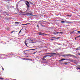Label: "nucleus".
<instances>
[{
    "label": "nucleus",
    "instance_id": "7ed1b4c3",
    "mask_svg": "<svg viewBox=\"0 0 80 80\" xmlns=\"http://www.w3.org/2000/svg\"><path fill=\"white\" fill-rule=\"evenodd\" d=\"M49 54L52 55V54H56L55 53H46V54Z\"/></svg>",
    "mask_w": 80,
    "mask_h": 80
},
{
    "label": "nucleus",
    "instance_id": "a211bd4d",
    "mask_svg": "<svg viewBox=\"0 0 80 80\" xmlns=\"http://www.w3.org/2000/svg\"><path fill=\"white\" fill-rule=\"evenodd\" d=\"M23 60H29L28 59H25V58H24Z\"/></svg>",
    "mask_w": 80,
    "mask_h": 80
},
{
    "label": "nucleus",
    "instance_id": "c756f323",
    "mask_svg": "<svg viewBox=\"0 0 80 80\" xmlns=\"http://www.w3.org/2000/svg\"><path fill=\"white\" fill-rule=\"evenodd\" d=\"M27 51H28V50H26L25 51V52H26Z\"/></svg>",
    "mask_w": 80,
    "mask_h": 80
},
{
    "label": "nucleus",
    "instance_id": "1a4fd4ad",
    "mask_svg": "<svg viewBox=\"0 0 80 80\" xmlns=\"http://www.w3.org/2000/svg\"><path fill=\"white\" fill-rule=\"evenodd\" d=\"M15 23H16V24H19V23H20V22H15Z\"/></svg>",
    "mask_w": 80,
    "mask_h": 80
},
{
    "label": "nucleus",
    "instance_id": "9b49d317",
    "mask_svg": "<svg viewBox=\"0 0 80 80\" xmlns=\"http://www.w3.org/2000/svg\"><path fill=\"white\" fill-rule=\"evenodd\" d=\"M65 22L64 21H62L61 22V23H65Z\"/></svg>",
    "mask_w": 80,
    "mask_h": 80
},
{
    "label": "nucleus",
    "instance_id": "dca6fc26",
    "mask_svg": "<svg viewBox=\"0 0 80 80\" xmlns=\"http://www.w3.org/2000/svg\"><path fill=\"white\" fill-rule=\"evenodd\" d=\"M13 32H15V31H12V32H11V33H12Z\"/></svg>",
    "mask_w": 80,
    "mask_h": 80
},
{
    "label": "nucleus",
    "instance_id": "58836bf2",
    "mask_svg": "<svg viewBox=\"0 0 80 80\" xmlns=\"http://www.w3.org/2000/svg\"><path fill=\"white\" fill-rule=\"evenodd\" d=\"M61 20H63V19H61Z\"/></svg>",
    "mask_w": 80,
    "mask_h": 80
},
{
    "label": "nucleus",
    "instance_id": "2eb2a0df",
    "mask_svg": "<svg viewBox=\"0 0 80 80\" xmlns=\"http://www.w3.org/2000/svg\"><path fill=\"white\" fill-rule=\"evenodd\" d=\"M42 60H45V61H46V59H45L43 58H42Z\"/></svg>",
    "mask_w": 80,
    "mask_h": 80
},
{
    "label": "nucleus",
    "instance_id": "393cba45",
    "mask_svg": "<svg viewBox=\"0 0 80 80\" xmlns=\"http://www.w3.org/2000/svg\"><path fill=\"white\" fill-rule=\"evenodd\" d=\"M66 23H71V22H66Z\"/></svg>",
    "mask_w": 80,
    "mask_h": 80
},
{
    "label": "nucleus",
    "instance_id": "e433bc0d",
    "mask_svg": "<svg viewBox=\"0 0 80 80\" xmlns=\"http://www.w3.org/2000/svg\"><path fill=\"white\" fill-rule=\"evenodd\" d=\"M51 40H54L52 39Z\"/></svg>",
    "mask_w": 80,
    "mask_h": 80
},
{
    "label": "nucleus",
    "instance_id": "f257e3e1",
    "mask_svg": "<svg viewBox=\"0 0 80 80\" xmlns=\"http://www.w3.org/2000/svg\"><path fill=\"white\" fill-rule=\"evenodd\" d=\"M24 15H27L28 16H30L32 15V16H35V15H33L32 13H30L29 12L25 14Z\"/></svg>",
    "mask_w": 80,
    "mask_h": 80
},
{
    "label": "nucleus",
    "instance_id": "f8f14e48",
    "mask_svg": "<svg viewBox=\"0 0 80 80\" xmlns=\"http://www.w3.org/2000/svg\"><path fill=\"white\" fill-rule=\"evenodd\" d=\"M46 57H52V56H51L48 55H46Z\"/></svg>",
    "mask_w": 80,
    "mask_h": 80
},
{
    "label": "nucleus",
    "instance_id": "4c0bfd02",
    "mask_svg": "<svg viewBox=\"0 0 80 80\" xmlns=\"http://www.w3.org/2000/svg\"><path fill=\"white\" fill-rule=\"evenodd\" d=\"M38 27V25H37Z\"/></svg>",
    "mask_w": 80,
    "mask_h": 80
},
{
    "label": "nucleus",
    "instance_id": "473e14b6",
    "mask_svg": "<svg viewBox=\"0 0 80 80\" xmlns=\"http://www.w3.org/2000/svg\"><path fill=\"white\" fill-rule=\"evenodd\" d=\"M80 37V36H78V37ZM76 37V38H77Z\"/></svg>",
    "mask_w": 80,
    "mask_h": 80
},
{
    "label": "nucleus",
    "instance_id": "4468645a",
    "mask_svg": "<svg viewBox=\"0 0 80 80\" xmlns=\"http://www.w3.org/2000/svg\"><path fill=\"white\" fill-rule=\"evenodd\" d=\"M76 32H77L78 33H80V31H76Z\"/></svg>",
    "mask_w": 80,
    "mask_h": 80
},
{
    "label": "nucleus",
    "instance_id": "7c9ffc66",
    "mask_svg": "<svg viewBox=\"0 0 80 80\" xmlns=\"http://www.w3.org/2000/svg\"><path fill=\"white\" fill-rule=\"evenodd\" d=\"M78 55H80V53H78Z\"/></svg>",
    "mask_w": 80,
    "mask_h": 80
},
{
    "label": "nucleus",
    "instance_id": "a19ab883",
    "mask_svg": "<svg viewBox=\"0 0 80 80\" xmlns=\"http://www.w3.org/2000/svg\"><path fill=\"white\" fill-rule=\"evenodd\" d=\"M31 41H33V40H31Z\"/></svg>",
    "mask_w": 80,
    "mask_h": 80
},
{
    "label": "nucleus",
    "instance_id": "412c9836",
    "mask_svg": "<svg viewBox=\"0 0 80 80\" xmlns=\"http://www.w3.org/2000/svg\"><path fill=\"white\" fill-rule=\"evenodd\" d=\"M72 16H71V15H68V16H67V17H71Z\"/></svg>",
    "mask_w": 80,
    "mask_h": 80
},
{
    "label": "nucleus",
    "instance_id": "39448f33",
    "mask_svg": "<svg viewBox=\"0 0 80 80\" xmlns=\"http://www.w3.org/2000/svg\"><path fill=\"white\" fill-rule=\"evenodd\" d=\"M63 57H68V55L66 54H64L62 55Z\"/></svg>",
    "mask_w": 80,
    "mask_h": 80
},
{
    "label": "nucleus",
    "instance_id": "ea45409f",
    "mask_svg": "<svg viewBox=\"0 0 80 80\" xmlns=\"http://www.w3.org/2000/svg\"><path fill=\"white\" fill-rule=\"evenodd\" d=\"M27 57H28V56H27Z\"/></svg>",
    "mask_w": 80,
    "mask_h": 80
},
{
    "label": "nucleus",
    "instance_id": "20e7f679",
    "mask_svg": "<svg viewBox=\"0 0 80 80\" xmlns=\"http://www.w3.org/2000/svg\"><path fill=\"white\" fill-rule=\"evenodd\" d=\"M28 40H25V45H27V43H27V41Z\"/></svg>",
    "mask_w": 80,
    "mask_h": 80
},
{
    "label": "nucleus",
    "instance_id": "bb28decb",
    "mask_svg": "<svg viewBox=\"0 0 80 80\" xmlns=\"http://www.w3.org/2000/svg\"><path fill=\"white\" fill-rule=\"evenodd\" d=\"M78 48V50H80V47Z\"/></svg>",
    "mask_w": 80,
    "mask_h": 80
},
{
    "label": "nucleus",
    "instance_id": "6ab92c4d",
    "mask_svg": "<svg viewBox=\"0 0 80 80\" xmlns=\"http://www.w3.org/2000/svg\"><path fill=\"white\" fill-rule=\"evenodd\" d=\"M47 57V55L43 57V58H46Z\"/></svg>",
    "mask_w": 80,
    "mask_h": 80
},
{
    "label": "nucleus",
    "instance_id": "0eeeda50",
    "mask_svg": "<svg viewBox=\"0 0 80 80\" xmlns=\"http://www.w3.org/2000/svg\"><path fill=\"white\" fill-rule=\"evenodd\" d=\"M45 33H42L41 32L39 33V35H44Z\"/></svg>",
    "mask_w": 80,
    "mask_h": 80
},
{
    "label": "nucleus",
    "instance_id": "6e6552de",
    "mask_svg": "<svg viewBox=\"0 0 80 80\" xmlns=\"http://www.w3.org/2000/svg\"><path fill=\"white\" fill-rule=\"evenodd\" d=\"M27 3H28V5H29V6L30 5V2H28L26 1Z\"/></svg>",
    "mask_w": 80,
    "mask_h": 80
},
{
    "label": "nucleus",
    "instance_id": "37998d69",
    "mask_svg": "<svg viewBox=\"0 0 80 80\" xmlns=\"http://www.w3.org/2000/svg\"><path fill=\"white\" fill-rule=\"evenodd\" d=\"M26 53H28V52H26Z\"/></svg>",
    "mask_w": 80,
    "mask_h": 80
},
{
    "label": "nucleus",
    "instance_id": "9d476101",
    "mask_svg": "<svg viewBox=\"0 0 80 80\" xmlns=\"http://www.w3.org/2000/svg\"><path fill=\"white\" fill-rule=\"evenodd\" d=\"M77 68L78 69H79V70H80V66H78V68Z\"/></svg>",
    "mask_w": 80,
    "mask_h": 80
},
{
    "label": "nucleus",
    "instance_id": "423d86ee",
    "mask_svg": "<svg viewBox=\"0 0 80 80\" xmlns=\"http://www.w3.org/2000/svg\"><path fill=\"white\" fill-rule=\"evenodd\" d=\"M25 4L26 5H27V7L29 8V5L27 3H25Z\"/></svg>",
    "mask_w": 80,
    "mask_h": 80
},
{
    "label": "nucleus",
    "instance_id": "b1692460",
    "mask_svg": "<svg viewBox=\"0 0 80 80\" xmlns=\"http://www.w3.org/2000/svg\"><path fill=\"white\" fill-rule=\"evenodd\" d=\"M78 49H78V48H76V50H78Z\"/></svg>",
    "mask_w": 80,
    "mask_h": 80
},
{
    "label": "nucleus",
    "instance_id": "f704fd0d",
    "mask_svg": "<svg viewBox=\"0 0 80 80\" xmlns=\"http://www.w3.org/2000/svg\"><path fill=\"white\" fill-rule=\"evenodd\" d=\"M31 43H34V42H31Z\"/></svg>",
    "mask_w": 80,
    "mask_h": 80
},
{
    "label": "nucleus",
    "instance_id": "5701e85b",
    "mask_svg": "<svg viewBox=\"0 0 80 80\" xmlns=\"http://www.w3.org/2000/svg\"><path fill=\"white\" fill-rule=\"evenodd\" d=\"M64 63L66 65V64H67V63H68V62H65Z\"/></svg>",
    "mask_w": 80,
    "mask_h": 80
},
{
    "label": "nucleus",
    "instance_id": "ddd939ff",
    "mask_svg": "<svg viewBox=\"0 0 80 80\" xmlns=\"http://www.w3.org/2000/svg\"><path fill=\"white\" fill-rule=\"evenodd\" d=\"M0 79H1V80H4V78H0Z\"/></svg>",
    "mask_w": 80,
    "mask_h": 80
},
{
    "label": "nucleus",
    "instance_id": "2f4dec72",
    "mask_svg": "<svg viewBox=\"0 0 80 80\" xmlns=\"http://www.w3.org/2000/svg\"><path fill=\"white\" fill-rule=\"evenodd\" d=\"M2 69L3 70H4V69L3 68H2Z\"/></svg>",
    "mask_w": 80,
    "mask_h": 80
},
{
    "label": "nucleus",
    "instance_id": "de8ad7c7",
    "mask_svg": "<svg viewBox=\"0 0 80 80\" xmlns=\"http://www.w3.org/2000/svg\"><path fill=\"white\" fill-rule=\"evenodd\" d=\"M8 3H9V2H8Z\"/></svg>",
    "mask_w": 80,
    "mask_h": 80
},
{
    "label": "nucleus",
    "instance_id": "f3484780",
    "mask_svg": "<svg viewBox=\"0 0 80 80\" xmlns=\"http://www.w3.org/2000/svg\"><path fill=\"white\" fill-rule=\"evenodd\" d=\"M22 29H21V30L20 31L19 33H20L21 32V31H22Z\"/></svg>",
    "mask_w": 80,
    "mask_h": 80
},
{
    "label": "nucleus",
    "instance_id": "49530a36",
    "mask_svg": "<svg viewBox=\"0 0 80 80\" xmlns=\"http://www.w3.org/2000/svg\"><path fill=\"white\" fill-rule=\"evenodd\" d=\"M14 80H16V79H14Z\"/></svg>",
    "mask_w": 80,
    "mask_h": 80
},
{
    "label": "nucleus",
    "instance_id": "cd10ccee",
    "mask_svg": "<svg viewBox=\"0 0 80 80\" xmlns=\"http://www.w3.org/2000/svg\"><path fill=\"white\" fill-rule=\"evenodd\" d=\"M59 33L60 32H57L56 33H57V34H58V33Z\"/></svg>",
    "mask_w": 80,
    "mask_h": 80
},
{
    "label": "nucleus",
    "instance_id": "c03bdc74",
    "mask_svg": "<svg viewBox=\"0 0 80 80\" xmlns=\"http://www.w3.org/2000/svg\"><path fill=\"white\" fill-rule=\"evenodd\" d=\"M79 5H80V3H79Z\"/></svg>",
    "mask_w": 80,
    "mask_h": 80
},
{
    "label": "nucleus",
    "instance_id": "aec40b11",
    "mask_svg": "<svg viewBox=\"0 0 80 80\" xmlns=\"http://www.w3.org/2000/svg\"><path fill=\"white\" fill-rule=\"evenodd\" d=\"M27 25V24H22V25Z\"/></svg>",
    "mask_w": 80,
    "mask_h": 80
},
{
    "label": "nucleus",
    "instance_id": "a878e982",
    "mask_svg": "<svg viewBox=\"0 0 80 80\" xmlns=\"http://www.w3.org/2000/svg\"><path fill=\"white\" fill-rule=\"evenodd\" d=\"M59 33H63V32H59Z\"/></svg>",
    "mask_w": 80,
    "mask_h": 80
},
{
    "label": "nucleus",
    "instance_id": "4be33fe9",
    "mask_svg": "<svg viewBox=\"0 0 80 80\" xmlns=\"http://www.w3.org/2000/svg\"><path fill=\"white\" fill-rule=\"evenodd\" d=\"M35 49H31V50H35Z\"/></svg>",
    "mask_w": 80,
    "mask_h": 80
},
{
    "label": "nucleus",
    "instance_id": "c85d7f7f",
    "mask_svg": "<svg viewBox=\"0 0 80 80\" xmlns=\"http://www.w3.org/2000/svg\"><path fill=\"white\" fill-rule=\"evenodd\" d=\"M57 33V32H54V34H56Z\"/></svg>",
    "mask_w": 80,
    "mask_h": 80
},
{
    "label": "nucleus",
    "instance_id": "72a5a7b5",
    "mask_svg": "<svg viewBox=\"0 0 80 80\" xmlns=\"http://www.w3.org/2000/svg\"><path fill=\"white\" fill-rule=\"evenodd\" d=\"M71 55V56H73V57H74V56L73 55Z\"/></svg>",
    "mask_w": 80,
    "mask_h": 80
},
{
    "label": "nucleus",
    "instance_id": "a18cd8bd",
    "mask_svg": "<svg viewBox=\"0 0 80 80\" xmlns=\"http://www.w3.org/2000/svg\"><path fill=\"white\" fill-rule=\"evenodd\" d=\"M75 39H76V38H75Z\"/></svg>",
    "mask_w": 80,
    "mask_h": 80
},
{
    "label": "nucleus",
    "instance_id": "f03ea898",
    "mask_svg": "<svg viewBox=\"0 0 80 80\" xmlns=\"http://www.w3.org/2000/svg\"><path fill=\"white\" fill-rule=\"evenodd\" d=\"M67 60V59H62L59 60V62H61L62 61H63V60Z\"/></svg>",
    "mask_w": 80,
    "mask_h": 80
},
{
    "label": "nucleus",
    "instance_id": "79ce46f5",
    "mask_svg": "<svg viewBox=\"0 0 80 80\" xmlns=\"http://www.w3.org/2000/svg\"><path fill=\"white\" fill-rule=\"evenodd\" d=\"M55 38L54 37H53V38Z\"/></svg>",
    "mask_w": 80,
    "mask_h": 80
},
{
    "label": "nucleus",
    "instance_id": "c9c22d12",
    "mask_svg": "<svg viewBox=\"0 0 80 80\" xmlns=\"http://www.w3.org/2000/svg\"><path fill=\"white\" fill-rule=\"evenodd\" d=\"M24 53L25 54H26V55H27L28 54H27V53Z\"/></svg>",
    "mask_w": 80,
    "mask_h": 80
}]
</instances>
